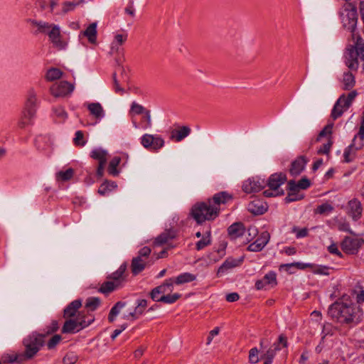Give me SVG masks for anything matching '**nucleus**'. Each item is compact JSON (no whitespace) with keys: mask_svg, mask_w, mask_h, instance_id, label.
<instances>
[{"mask_svg":"<svg viewBox=\"0 0 364 364\" xmlns=\"http://www.w3.org/2000/svg\"><path fill=\"white\" fill-rule=\"evenodd\" d=\"M328 314L342 325L353 326L362 321L363 312L353 304L351 296L345 294L329 306Z\"/></svg>","mask_w":364,"mask_h":364,"instance_id":"obj_1","label":"nucleus"},{"mask_svg":"<svg viewBox=\"0 0 364 364\" xmlns=\"http://www.w3.org/2000/svg\"><path fill=\"white\" fill-rule=\"evenodd\" d=\"M220 211V208L213 205L209 199L208 203L198 202L194 204L191 208L190 215L197 224L200 225L205 220H215L219 215Z\"/></svg>","mask_w":364,"mask_h":364,"instance_id":"obj_2","label":"nucleus"},{"mask_svg":"<svg viewBox=\"0 0 364 364\" xmlns=\"http://www.w3.org/2000/svg\"><path fill=\"white\" fill-rule=\"evenodd\" d=\"M46 335L37 331H33L26 336L22 341L24 346L23 356L24 359L33 358L42 347L46 344Z\"/></svg>","mask_w":364,"mask_h":364,"instance_id":"obj_3","label":"nucleus"},{"mask_svg":"<svg viewBox=\"0 0 364 364\" xmlns=\"http://www.w3.org/2000/svg\"><path fill=\"white\" fill-rule=\"evenodd\" d=\"M36 96L33 90L28 91L27 100L25 104V108L23 111V115L18 122V127L21 129L27 125L32 124V119L36 114Z\"/></svg>","mask_w":364,"mask_h":364,"instance_id":"obj_4","label":"nucleus"},{"mask_svg":"<svg viewBox=\"0 0 364 364\" xmlns=\"http://www.w3.org/2000/svg\"><path fill=\"white\" fill-rule=\"evenodd\" d=\"M343 11L341 15L344 16L342 20L343 26L352 33V38L355 36V30L358 22V14L356 7L351 3H345L343 6Z\"/></svg>","mask_w":364,"mask_h":364,"instance_id":"obj_5","label":"nucleus"},{"mask_svg":"<svg viewBox=\"0 0 364 364\" xmlns=\"http://www.w3.org/2000/svg\"><path fill=\"white\" fill-rule=\"evenodd\" d=\"M364 244V240L362 238H353L346 236L341 243L342 250L348 255H355L359 249Z\"/></svg>","mask_w":364,"mask_h":364,"instance_id":"obj_6","label":"nucleus"},{"mask_svg":"<svg viewBox=\"0 0 364 364\" xmlns=\"http://www.w3.org/2000/svg\"><path fill=\"white\" fill-rule=\"evenodd\" d=\"M74 90V85L67 81H60L58 84L53 85L50 91L52 95L55 97H65L70 94Z\"/></svg>","mask_w":364,"mask_h":364,"instance_id":"obj_7","label":"nucleus"},{"mask_svg":"<svg viewBox=\"0 0 364 364\" xmlns=\"http://www.w3.org/2000/svg\"><path fill=\"white\" fill-rule=\"evenodd\" d=\"M360 51L353 46L347 48L346 53V64L353 70H357L359 66L358 57H360Z\"/></svg>","mask_w":364,"mask_h":364,"instance_id":"obj_8","label":"nucleus"},{"mask_svg":"<svg viewBox=\"0 0 364 364\" xmlns=\"http://www.w3.org/2000/svg\"><path fill=\"white\" fill-rule=\"evenodd\" d=\"M266 186L263 180L249 178L243 183L242 190L247 193H257L262 190Z\"/></svg>","mask_w":364,"mask_h":364,"instance_id":"obj_9","label":"nucleus"},{"mask_svg":"<svg viewBox=\"0 0 364 364\" xmlns=\"http://www.w3.org/2000/svg\"><path fill=\"white\" fill-rule=\"evenodd\" d=\"M48 36L50 41L55 48L59 50H62L65 48L67 44L61 39L60 30L58 26L53 24L51 30L48 32Z\"/></svg>","mask_w":364,"mask_h":364,"instance_id":"obj_10","label":"nucleus"},{"mask_svg":"<svg viewBox=\"0 0 364 364\" xmlns=\"http://www.w3.org/2000/svg\"><path fill=\"white\" fill-rule=\"evenodd\" d=\"M270 234L267 231L262 232L258 238L247 247L250 252H260L269 242Z\"/></svg>","mask_w":364,"mask_h":364,"instance_id":"obj_11","label":"nucleus"},{"mask_svg":"<svg viewBox=\"0 0 364 364\" xmlns=\"http://www.w3.org/2000/svg\"><path fill=\"white\" fill-rule=\"evenodd\" d=\"M148 302L146 299H138L136 301V306L134 307L132 311L128 313V314L123 315V318L125 320H136L141 315L145 309L147 307Z\"/></svg>","mask_w":364,"mask_h":364,"instance_id":"obj_12","label":"nucleus"},{"mask_svg":"<svg viewBox=\"0 0 364 364\" xmlns=\"http://www.w3.org/2000/svg\"><path fill=\"white\" fill-rule=\"evenodd\" d=\"M287 180V178L285 173L282 172L275 173L269 177L266 185H267L271 190H274V191H279V188L281 185L284 183Z\"/></svg>","mask_w":364,"mask_h":364,"instance_id":"obj_13","label":"nucleus"},{"mask_svg":"<svg viewBox=\"0 0 364 364\" xmlns=\"http://www.w3.org/2000/svg\"><path fill=\"white\" fill-rule=\"evenodd\" d=\"M247 210L255 215H259L267 210V206L262 200L255 199L248 204Z\"/></svg>","mask_w":364,"mask_h":364,"instance_id":"obj_14","label":"nucleus"},{"mask_svg":"<svg viewBox=\"0 0 364 364\" xmlns=\"http://www.w3.org/2000/svg\"><path fill=\"white\" fill-rule=\"evenodd\" d=\"M348 213L353 218V220H357L361 217L363 208L360 202L353 198L348 203Z\"/></svg>","mask_w":364,"mask_h":364,"instance_id":"obj_15","label":"nucleus"},{"mask_svg":"<svg viewBox=\"0 0 364 364\" xmlns=\"http://www.w3.org/2000/svg\"><path fill=\"white\" fill-rule=\"evenodd\" d=\"M307 159L304 156H300L291 162L289 172L292 176L299 175L304 169Z\"/></svg>","mask_w":364,"mask_h":364,"instance_id":"obj_16","label":"nucleus"},{"mask_svg":"<svg viewBox=\"0 0 364 364\" xmlns=\"http://www.w3.org/2000/svg\"><path fill=\"white\" fill-rule=\"evenodd\" d=\"M245 228L242 223L237 222L232 224L228 228V233L231 240H235L245 233Z\"/></svg>","mask_w":364,"mask_h":364,"instance_id":"obj_17","label":"nucleus"},{"mask_svg":"<svg viewBox=\"0 0 364 364\" xmlns=\"http://www.w3.org/2000/svg\"><path fill=\"white\" fill-rule=\"evenodd\" d=\"M288 190L289 193L287 196L284 198L286 203H289L293 201H296L301 199L303 197H292V195H297L299 193L300 188L298 184L294 180H290L288 182Z\"/></svg>","mask_w":364,"mask_h":364,"instance_id":"obj_18","label":"nucleus"},{"mask_svg":"<svg viewBox=\"0 0 364 364\" xmlns=\"http://www.w3.org/2000/svg\"><path fill=\"white\" fill-rule=\"evenodd\" d=\"M82 302L80 299H76L70 302L63 311L65 318H73L76 316L78 309L81 307Z\"/></svg>","mask_w":364,"mask_h":364,"instance_id":"obj_19","label":"nucleus"},{"mask_svg":"<svg viewBox=\"0 0 364 364\" xmlns=\"http://www.w3.org/2000/svg\"><path fill=\"white\" fill-rule=\"evenodd\" d=\"M127 267V263H123L117 271L108 275L107 279H112L115 284L118 283L119 287L121 282L125 281Z\"/></svg>","mask_w":364,"mask_h":364,"instance_id":"obj_20","label":"nucleus"},{"mask_svg":"<svg viewBox=\"0 0 364 364\" xmlns=\"http://www.w3.org/2000/svg\"><path fill=\"white\" fill-rule=\"evenodd\" d=\"M243 261V259L241 258L240 259H236L234 258H228L223 264L222 265L218 268L217 272V275L220 276L223 274L225 271L228 269H230L231 268L239 266L242 262Z\"/></svg>","mask_w":364,"mask_h":364,"instance_id":"obj_21","label":"nucleus"},{"mask_svg":"<svg viewBox=\"0 0 364 364\" xmlns=\"http://www.w3.org/2000/svg\"><path fill=\"white\" fill-rule=\"evenodd\" d=\"M176 237V232L172 229L166 230L161 233L154 240L155 245H163L168 242L169 240L174 239Z\"/></svg>","mask_w":364,"mask_h":364,"instance_id":"obj_22","label":"nucleus"},{"mask_svg":"<svg viewBox=\"0 0 364 364\" xmlns=\"http://www.w3.org/2000/svg\"><path fill=\"white\" fill-rule=\"evenodd\" d=\"M87 315L84 311H82L77 313L76 318H74L79 326L77 331H81L82 329L87 327L94 321L93 317L88 320H87Z\"/></svg>","mask_w":364,"mask_h":364,"instance_id":"obj_23","label":"nucleus"},{"mask_svg":"<svg viewBox=\"0 0 364 364\" xmlns=\"http://www.w3.org/2000/svg\"><path fill=\"white\" fill-rule=\"evenodd\" d=\"M127 306V303L125 301H117L109 311L107 318L108 321L109 323H113L116 316L120 313L121 310L124 308H126Z\"/></svg>","mask_w":364,"mask_h":364,"instance_id":"obj_24","label":"nucleus"},{"mask_svg":"<svg viewBox=\"0 0 364 364\" xmlns=\"http://www.w3.org/2000/svg\"><path fill=\"white\" fill-rule=\"evenodd\" d=\"M191 133V129L188 126H183L179 129H174L171 132V139H174L176 141H181L188 136Z\"/></svg>","mask_w":364,"mask_h":364,"instance_id":"obj_25","label":"nucleus"},{"mask_svg":"<svg viewBox=\"0 0 364 364\" xmlns=\"http://www.w3.org/2000/svg\"><path fill=\"white\" fill-rule=\"evenodd\" d=\"M83 36H86L90 43H96L97 41V23L94 22L83 31Z\"/></svg>","mask_w":364,"mask_h":364,"instance_id":"obj_26","label":"nucleus"},{"mask_svg":"<svg viewBox=\"0 0 364 364\" xmlns=\"http://www.w3.org/2000/svg\"><path fill=\"white\" fill-rule=\"evenodd\" d=\"M28 21L33 26L38 27V30L36 31V33H41L48 35V32L51 30L53 23H49L48 22L45 21H38L34 19H29Z\"/></svg>","mask_w":364,"mask_h":364,"instance_id":"obj_27","label":"nucleus"},{"mask_svg":"<svg viewBox=\"0 0 364 364\" xmlns=\"http://www.w3.org/2000/svg\"><path fill=\"white\" fill-rule=\"evenodd\" d=\"M232 199V196L226 191L219 192L215 194L213 197V201L215 206L221 204H225Z\"/></svg>","mask_w":364,"mask_h":364,"instance_id":"obj_28","label":"nucleus"},{"mask_svg":"<svg viewBox=\"0 0 364 364\" xmlns=\"http://www.w3.org/2000/svg\"><path fill=\"white\" fill-rule=\"evenodd\" d=\"M78 328L76 321L74 318H69L65 321L61 332L63 333H75L80 331H77Z\"/></svg>","mask_w":364,"mask_h":364,"instance_id":"obj_29","label":"nucleus"},{"mask_svg":"<svg viewBox=\"0 0 364 364\" xmlns=\"http://www.w3.org/2000/svg\"><path fill=\"white\" fill-rule=\"evenodd\" d=\"M146 267V263L143 262L140 257H134L132 260L131 269L134 275H137L141 272Z\"/></svg>","mask_w":364,"mask_h":364,"instance_id":"obj_30","label":"nucleus"},{"mask_svg":"<svg viewBox=\"0 0 364 364\" xmlns=\"http://www.w3.org/2000/svg\"><path fill=\"white\" fill-rule=\"evenodd\" d=\"M87 109L90 114L97 119H101L105 115L103 108L99 102H92L89 104Z\"/></svg>","mask_w":364,"mask_h":364,"instance_id":"obj_31","label":"nucleus"},{"mask_svg":"<svg viewBox=\"0 0 364 364\" xmlns=\"http://www.w3.org/2000/svg\"><path fill=\"white\" fill-rule=\"evenodd\" d=\"M356 138H357V136H355V137L353 140V143L350 146H348L344 151V154H343L344 161L346 163L351 162L354 159L355 151H356L355 147L357 146V145L355 143Z\"/></svg>","mask_w":364,"mask_h":364,"instance_id":"obj_32","label":"nucleus"},{"mask_svg":"<svg viewBox=\"0 0 364 364\" xmlns=\"http://www.w3.org/2000/svg\"><path fill=\"white\" fill-rule=\"evenodd\" d=\"M26 360L24 359L22 354H5L1 357V361L4 363H21V362Z\"/></svg>","mask_w":364,"mask_h":364,"instance_id":"obj_33","label":"nucleus"},{"mask_svg":"<svg viewBox=\"0 0 364 364\" xmlns=\"http://www.w3.org/2000/svg\"><path fill=\"white\" fill-rule=\"evenodd\" d=\"M117 183L114 181L105 180L100 186L98 193L105 196L107 193L112 191L117 188Z\"/></svg>","mask_w":364,"mask_h":364,"instance_id":"obj_34","label":"nucleus"},{"mask_svg":"<svg viewBox=\"0 0 364 364\" xmlns=\"http://www.w3.org/2000/svg\"><path fill=\"white\" fill-rule=\"evenodd\" d=\"M343 89L344 90H350L352 89L355 83L354 75L350 72L345 73L343 75Z\"/></svg>","mask_w":364,"mask_h":364,"instance_id":"obj_35","label":"nucleus"},{"mask_svg":"<svg viewBox=\"0 0 364 364\" xmlns=\"http://www.w3.org/2000/svg\"><path fill=\"white\" fill-rule=\"evenodd\" d=\"M119 287V284L112 282V281H107L102 283L101 287L99 289V291L107 294L112 291H113L114 289H117Z\"/></svg>","mask_w":364,"mask_h":364,"instance_id":"obj_36","label":"nucleus"},{"mask_svg":"<svg viewBox=\"0 0 364 364\" xmlns=\"http://www.w3.org/2000/svg\"><path fill=\"white\" fill-rule=\"evenodd\" d=\"M311 272L316 274H321L328 276L330 274V270H332L333 268L325 266V265H316L315 264H312V267H310Z\"/></svg>","mask_w":364,"mask_h":364,"instance_id":"obj_37","label":"nucleus"},{"mask_svg":"<svg viewBox=\"0 0 364 364\" xmlns=\"http://www.w3.org/2000/svg\"><path fill=\"white\" fill-rule=\"evenodd\" d=\"M74 175V170L72 168L66 171H60L56 173V180L58 181H68L70 180Z\"/></svg>","mask_w":364,"mask_h":364,"instance_id":"obj_38","label":"nucleus"},{"mask_svg":"<svg viewBox=\"0 0 364 364\" xmlns=\"http://www.w3.org/2000/svg\"><path fill=\"white\" fill-rule=\"evenodd\" d=\"M121 161V159L118 156H114L110 161L108 166L107 171L110 175L114 176L119 174L117 166Z\"/></svg>","mask_w":364,"mask_h":364,"instance_id":"obj_39","label":"nucleus"},{"mask_svg":"<svg viewBox=\"0 0 364 364\" xmlns=\"http://www.w3.org/2000/svg\"><path fill=\"white\" fill-rule=\"evenodd\" d=\"M196 279V275H194L193 274H191V273H188V272H185V273H183L181 274L178 275L176 278V280H175L174 282L176 284H184V283H188V282H193Z\"/></svg>","mask_w":364,"mask_h":364,"instance_id":"obj_40","label":"nucleus"},{"mask_svg":"<svg viewBox=\"0 0 364 364\" xmlns=\"http://www.w3.org/2000/svg\"><path fill=\"white\" fill-rule=\"evenodd\" d=\"M293 267H296L299 269H305L306 268H310V267H312V264L296 262L289 264H282L280 265L279 268H284L286 271H289V269Z\"/></svg>","mask_w":364,"mask_h":364,"instance_id":"obj_41","label":"nucleus"},{"mask_svg":"<svg viewBox=\"0 0 364 364\" xmlns=\"http://www.w3.org/2000/svg\"><path fill=\"white\" fill-rule=\"evenodd\" d=\"M342 100H343V98L342 100H338L332 109L331 116L333 119L341 117L344 111H346V109L341 107Z\"/></svg>","mask_w":364,"mask_h":364,"instance_id":"obj_42","label":"nucleus"},{"mask_svg":"<svg viewBox=\"0 0 364 364\" xmlns=\"http://www.w3.org/2000/svg\"><path fill=\"white\" fill-rule=\"evenodd\" d=\"M62 75L63 72L60 69L52 68L47 71L46 78L48 81H54L60 79Z\"/></svg>","mask_w":364,"mask_h":364,"instance_id":"obj_43","label":"nucleus"},{"mask_svg":"<svg viewBox=\"0 0 364 364\" xmlns=\"http://www.w3.org/2000/svg\"><path fill=\"white\" fill-rule=\"evenodd\" d=\"M107 151L101 149H94L90 154L91 158L95 160H98L99 162H107Z\"/></svg>","mask_w":364,"mask_h":364,"instance_id":"obj_44","label":"nucleus"},{"mask_svg":"<svg viewBox=\"0 0 364 364\" xmlns=\"http://www.w3.org/2000/svg\"><path fill=\"white\" fill-rule=\"evenodd\" d=\"M181 297V294L178 293H175L173 294H167L161 296L158 301L166 303V304H173L176 302L178 299Z\"/></svg>","mask_w":364,"mask_h":364,"instance_id":"obj_45","label":"nucleus"},{"mask_svg":"<svg viewBox=\"0 0 364 364\" xmlns=\"http://www.w3.org/2000/svg\"><path fill=\"white\" fill-rule=\"evenodd\" d=\"M63 338L59 334H55L46 343V346L48 350H53L60 343Z\"/></svg>","mask_w":364,"mask_h":364,"instance_id":"obj_46","label":"nucleus"},{"mask_svg":"<svg viewBox=\"0 0 364 364\" xmlns=\"http://www.w3.org/2000/svg\"><path fill=\"white\" fill-rule=\"evenodd\" d=\"M100 304V299L98 297H90L87 299L85 307L91 311H95Z\"/></svg>","mask_w":364,"mask_h":364,"instance_id":"obj_47","label":"nucleus"},{"mask_svg":"<svg viewBox=\"0 0 364 364\" xmlns=\"http://www.w3.org/2000/svg\"><path fill=\"white\" fill-rule=\"evenodd\" d=\"M333 210V207L331 205H330L327 203H323V204L317 206V208L315 210V213L317 214L322 215V214L328 213L331 212Z\"/></svg>","mask_w":364,"mask_h":364,"instance_id":"obj_48","label":"nucleus"},{"mask_svg":"<svg viewBox=\"0 0 364 364\" xmlns=\"http://www.w3.org/2000/svg\"><path fill=\"white\" fill-rule=\"evenodd\" d=\"M78 357L74 352H68L63 358V364H75Z\"/></svg>","mask_w":364,"mask_h":364,"instance_id":"obj_49","label":"nucleus"},{"mask_svg":"<svg viewBox=\"0 0 364 364\" xmlns=\"http://www.w3.org/2000/svg\"><path fill=\"white\" fill-rule=\"evenodd\" d=\"M166 289H164V286H158L155 288H154L151 292L149 293V295L154 301H158V299H159L158 297V295L159 294L165 293Z\"/></svg>","mask_w":364,"mask_h":364,"instance_id":"obj_50","label":"nucleus"},{"mask_svg":"<svg viewBox=\"0 0 364 364\" xmlns=\"http://www.w3.org/2000/svg\"><path fill=\"white\" fill-rule=\"evenodd\" d=\"M82 1H81L82 2ZM80 1H65L63 4V13L66 14L75 9L79 5Z\"/></svg>","mask_w":364,"mask_h":364,"instance_id":"obj_51","label":"nucleus"},{"mask_svg":"<svg viewBox=\"0 0 364 364\" xmlns=\"http://www.w3.org/2000/svg\"><path fill=\"white\" fill-rule=\"evenodd\" d=\"M73 141L75 145L77 146H83L85 145L86 141L84 139V134L82 131L76 132Z\"/></svg>","mask_w":364,"mask_h":364,"instance_id":"obj_52","label":"nucleus"},{"mask_svg":"<svg viewBox=\"0 0 364 364\" xmlns=\"http://www.w3.org/2000/svg\"><path fill=\"white\" fill-rule=\"evenodd\" d=\"M333 141L331 138L328 139V141L323 144L317 151L318 154H328L332 146Z\"/></svg>","mask_w":364,"mask_h":364,"instance_id":"obj_53","label":"nucleus"},{"mask_svg":"<svg viewBox=\"0 0 364 364\" xmlns=\"http://www.w3.org/2000/svg\"><path fill=\"white\" fill-rule=\"evenodd\" d=\"M154 136L151 134H144L141 138V144L146 149H152Z\"/></svg>","mask_w":364,"mask_h":364,"instance_id":"obj_54","label":"nucleus"},{"mask_svg":"<svg viewBox=\"0 0 364 364\" xmlns=\"http://www.w3.org/2000/svg\"><path fill=\"white\" fill-rule=\"evenodd\" d=\"M333 124H328L324 127V128L319 132L316 141H318L321 137L327 135H331L332 133Z\"/></svg>","mask_w":364,"mask_h":364,"instance_id":"obj_55","label":"nucleus"},{"mask_svg":"<svg viewBox=\"0 0 364 364\" xmlns=\"http://www.w3.org/2000/svg\"><path fill=\"white\" fill-rule=\"evenodd\" d=\"M353 38L355 40V45L353 46L354 48L361 52L364 51V40L362 37L355 32V36Z\"/></svg>","mask_w":364,"mask_h":364,"instance_id":"obj_56","label":"nucleus"},{"mask_svg":"<svg viewBox=\"0 0 364 364\" xmlns=\"http://www.w3.org/2000/svg\"><path fill=\"white\" fill-rule=\"evenodd\" d=\"M264 280H265V283L267 284H271L272 287L277 285V275L274 272H270L267 274L264 277Z\"/></svg>","mask_w":364,"mask_h":364,"instance_id":"obj_57","label":"nucleus"},{"mask_svg":"<svg viewBox=\"0 0 364 364\" xmlns=\"http://www.w3.org/2000/svg\"><path fill=\"white\" fill-rule=\"evenodd\" d=\"M212 240L211 239H206L205 237H203L201 240L198 241L196 244V249L199 251L203 250L207 246H209L211 245Z\"/></svg>","mask_w":364,"mask_h":364,"instance_id":"obj_58","label":"nucleus"},{"mask_svg":"<svg viewBox=\"0 0 364 364\" xmlns=\"http://www.w3.org/2000/svg\"><path fill=\"white\" fill-rule=\"evenodd\" d=\"M59 328L58 322L56 320L52 321L50 326H47V331L45 333H42L46 335V338L53 333H55Z\"/></svg>","mask_w":364,"mask_h":364,"instance_id":"obj_59","label":"nucleus"},{"mask_svg":"<svg viewBox=\"0 0 364 364\" xmlns=\"http://www.w3.org/2000/svg\"><path fill=\"white\" fill-rule=\"evenodd\" d=\"M259 350L257 348H252L249 352V360L251 363H257L259 362V358L258 356Z\"/></svg>","mask_w":364,"mask_h":364,"instance_id":"obj_60","label":"nucleus"},{"mask_svg":"<svg viewBox=\"0 0 364 364\" xmlns=\"http://www.w3.org/2000/svg\"><path fill=\"white\" fill-rule=\"evenodd\" d=\"M358 136L360 137V142L358 144L357 146L355 147V150L361 149L364 145L363 140H364V123L361 122L360 127L359 129V132L358 133Z\"/></svg>","mask_w":364,"mask_h":364,"instance_id":"obj_61","label":"nucleus"},{"mask_svg":"<svg viewBox=\"0 0 364 364\" xmlns=\"http://www.w3.org/2000/svg\"><path fill=\"white\" fill-rule=\"evenodd\" d=\"M55 114L62 121L64 122L67 117L68 114L63 108L58 107L53 109Z\"/></svg>","mask_w":364,"mask_h":364,"instance_id":"obj_62","label":"nucleus"},{"mask_svg":"<svg viewBox=\"0 0 364 364\" xmlns=\"http://www.w3.org/2000/svg\"><path fill=\"white\" fill-rule=\"evenodd\" d=\"M131 111L136 114H143L146 111V109L136 102H133L131 107Z\"/></svg>","mask_w":364,"mask_h":364,"instance_id":"obj_63","label":"nucleus"},{"mask_svg":"<svg viewBox=\"0 0 364 364\" xmlns=\"http://www.w3.org/2000/svg\"><path fill=\"white\" fill-rule=\"evenodd\" d=\"M284 194V191L283 190L274 191V190H271L269 188V190H265L264 191H263V195L267 198L283 196Z\"/></svg>","mask_w":364,"mask_h":364,"instance_id":"obj_64","label":"nucleus"}]
</instances>
